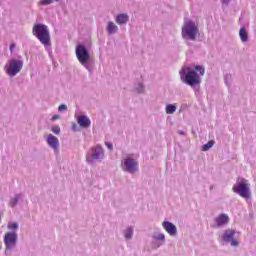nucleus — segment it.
<instances>
[{"instance_id": "nucleus-1", "label": "nucleus", "mask_w": 256, "mask_h": 256, "mask_svg": "<svg viewBox=\"0 0 256 256\" xmlns=\"http://www.w3.org/2000/svg\"><path fill=\"white\" fill-rule=\"evenodd\" d=\"M34 37L38 38L40 43L45 47L51 45V35L49 34V28L44 24H35L32 29Z\"/></svg>"}, {"instance_id": "nucleus-2", "label": "nucleus", "mask_w": 256, "mask_h": 256, "mask_svg": "<svg viewBox=\"0 0 256 256\" xmlns=\"http://www.w3.org/2000/svg\"><path fill=\"white\" fill-rule=\"evenodd\" d=\"M181 79L186 85L190 87H195V85H199L201 83V78L199 74L195 72V70H191V68H183L180 72Z\"/></svg>"}, {"instance_id": "nucleus-3", "label": "nucleus", "mask_w": 256, "mask_h": 256, "mask_svg": "<svg viewBox=\"0 0 256 256\" xmlns=\"http://www.w3.org/2000/svg\"><path fill=\"white\" fill-rule=\"evenodd\" d=\"M199 33V28L195 25V22L187 20L182 27V37L183 39H190V41H195Z\"/></svg>"}, {"instance_id": "nucleus-4", "label": "nucleus", "mask_w": 256, "mask_h": 256, "mask_svg": "<svg viewBox=\"0 0 256 256\" xmlns=\"http://www.w3.org/2000/svg\"><path fill=\"white\" fill-rule=\"evenodd\" d=\"M232 191L243 197V199H249L251 197V190L249 189V182L246 179H241L233 185Z\"/></svg>"}, {"instance_id": "nucleus-5", "label": "nucleus", "mask_w": 256, "mask_h": 256, "mask_svg": "<svg viewBox=\"0 0 256 256\" xmlns=\"http://www.w3.org/2000/svg\"><path fill=\"white\" fill-rule=\"evenodd\" d=\"M23 69V60L12 59L9 61V65L5 66V71L9 77H15L17 73H20Z\"/></svg>"}, {"instance_id": "nucleus-6", "label": "nucleus", "mask_w": 256, "mask_h": 256, "mask_svg": "<svg viewBox=\"0 0 256 256\" xmlns=\"http://www.w3.org/2000/svg\"><path fill=\"white\" fill-rule=\"evenodd\" d=\"M76 57H77L79 63H81V65H87V61H89V59H90L89 52L87 51V48H85V46H83V45H78L76 47Z\"/></svg>"}, {"instance_id": "nucleus-7", "label": "nucleus", "mask_w": 256, "mask_h": 256, "mask_svg": "<svg viewBox=\"0 0 256 256\" xmlns=\"http://www.w3.org/2000/svg\"><path fill=\"white\" fill-rule=\"evenodd\" d=\"M4 245L6 247V250L15 249V246L17 245V233H6L4 236Z\"/></svg>"}, {"instance_id": "nucleus-8", "label": "nucleus", "mask_w": 256, "mask_h": 256, "mask_svg": "<svg viewBox=\"0 0 256 256\" xmlns=\"http://www.w3.org/2000/svg\"><path fill=\"white\" fill-rule=\"evenodd\" d=\"M123 166L125 167L126 171L128 173H135L139 169V164L135 159L132 158H126L124 159Z\"/></svg>"}, {"instance_id": "nucleus-9", "label": "nucleus", "mask_w": 256, "mask_h": 256, "mask_svg": "<svg viewBox=\"0 0 256 256\" xmlns=\"http://www.w3.org/2000/svg\"><path fill=\"white\" fill-rule=\"evenodd\" d=\"M234 237H235V231L226 230L225 233L223 234V241H225L226 243H231L233 247H237L239 243L233 239Z\"/></svg>"}, {"instance_id": "nucleus-10", "label": "nucleus", "mask_w": 256, "mask_h": 256, "mask_svg": "<svg viewBox=\"0 0 256 256\" xmlns=\"http://www.w3.org/2000/svg\"><path fill=\"white\" fill-rule=\"evenodd\" d=\"M163 229H165V231L171 235V237H175V235H177V227L169 222V221H164L162 223Z\"/></svg>"}, {"instance_id": "nucleus-11", "label": "nucleus", "mask_w": 256, "mask_h": 256, "mask_svg": "<svg viewBox=\"0 0 256 256\" xmlns=\"http://www.w3.org/2000/svg\"><path fill=\"white\" fill-rule=\"evenodd\" d=\"M47 143L50 147H52V149H54V151H57V149H59V139L55 136H53V134H49L47 136Z\"/></svg>"}, {"instance_id": "nucleus-12", "label": "nucleus", "mask_w": 256, "mask_h": 256, "mask_svg": "<svg viewBox=\"0 0 256 256\" xmlns=\"http://www.w3.org/2000/svg\"><path fill=\"white\" fill-rule=\"evenodd\" d=\"M215 223L218 227L227 225L229 223V216L227 214H220L216 219Z\"/></svg>"}, {"instance_id": "nucleus-13", "label": "nucleus", "mask_w": 256, "mask_h": 256, "mask_svg": "<svg viewBox=\"0 0 256 256\" xmlns=\"http://www.w3.org/2000/svg\"><path fill=\"white\" fill-rule=\"evenodd\" d=\"M78 124L80 125V127H84L85 129H87V127H91V120H89L87 116L82 115L78 117Z\"/></svg>"}, {"instance_id": "nucleus-14", "label": "nucleus", "mask_w": 256, "mask_h": 256, "mask_svg": "<svg viewBox=\"0 0 256 256\" xmlns=\"http://www.w3.org/2000/svg\"><path fill=\"white\" fill-rule=\"evenodd\" d=\"M127 21H129L127 14H119L116 16V23H118V25H125Z\"/></svg>"}, {"instance_id": "nucleus-15", "label": "nucleus", "mask_w": 256, "mask_h": 256, "mask_svg": "<svg viewBox=\"0 0 256 256\" xmlns=\"http://www.w3.org/2000/svg\"><path fill=\"white\" fill-rule=\"evenodd\" d=\"M101 157H103V148H101V146H96L92 153V159H101Z\"/></svg>"}, {"instance_id": "nucleus-16", "label": "nucleus", "mask_w": 256, "mask_h": 256, "mask_svg": "<svg viewBox=\"0 0 256 256\" xmlns=\"http://www.w3.org/2000/svg\"><path fill=\"white\" fill-rule=\"evenodd\" d=\"M239 36L242 43H247V41H249V35L247 34V30L245 28H240Z\"/></svg>"}, {"instance_id": "nucleus-17", "label": "nucleus", "mask_w": 256, "mask_h": 256, "mask_svg": "<svg viewBox=\"0 0 256 256\" xmlns=\"http://www.w3.org/2000/svg\"><path fill=\"white\" fill-rule=\"evenodd\" d=\"M118 29L119 28L117 27V25H115V23L108 22L107 31L109 35H113V33H117Z\"/></svg>"}, {"instance_id": "nucleus-18", "label": "nucleus", "mask_w": 256, "mask_h": 256, "mask_svg": "<svg viewBox=\"0 0 256 256\" xmlns=\"http://www.w3.org/2000/svg\"><path fill=\"white\" fill-rule=\"evenodd\" d=\"M177 111V107L173 104H169L166 106V113L167 115H173V113Z\"/></svg>"}, {"instance_id": "nucleus-19", "label": "nucleus", "mask_w": 256, "mask_h": 256, "mask_svg": "<svg viewBox=\"0 0 256 256\" xmlns=\"http://www.w3.org/2000/svg\"><path fill=\"white\" fill-rule=\"evenodd\" d=\"M215 145V141L210 140L208 143L204 144L201 148V151H209Z\"/></svg>"}, {"instance_id": "nucleus-20", "label": "nucleus", "mask_w": 256, "mask_h": 256, "mask_svg": "<svg viewBox=\"0 0 256 256\" xmlns=\"http://www.w3.org/2000/svg\"><path fill=\"white\" fill-rule=\"evenodd\" d=\"M18 228L19 225L16 222L8 223V229H10L11 231H17Z\"/></svg>"}, {"instance_id": "nucleus-21", "label": "nucleus", "mask_w": 256, "mask_h": 256, "mask_svg": "<svg viewBox=\"0 0 256 256\" xmlns=\"http://www.w3.org/2000/svg\"><path fill=\"white\" fill-rule=\"evenodd\" d=\"M125 237L126 239H131V237H133V228H128L125 231Z\"/></svg>"}, {"instance_id": "nucleus-22", "label": "nucleus", "mask_w": 256, "mask_h": 256, "mask_svg": "<svg viewBox=\"0 0 256 256\" xmlns=\"http://www.w3.org/2000/svg\"><path fill=\"white\" fill-rule=\"evenodd\" d=\"M51 131L52 133H55V135H59V133H61V128H59V126H53Z\"/></svg>"}, {"instance_id": "nucleus-23", "label": "nucleus", "mask_w": 256, "mask_h": 256, "mask_svg": "<svg viewBox=\"0 0 256 256\" xmlns=\"http://www.w3.org/2000/svg\"><path fill=\"white\" fill-rule=\"evenodd\" d=\"M55 1H59V0H42L41 4L42 5H51V3H55Z\"/></svg>"}, {"instance_id": "nucleus-24", "label": "nucleus", "mask_w": 256, "mask_h": 256, "mask_svg": "<svg viewBox=\"0 0 256 256\" xmlns=\"http://www.w3.org/2000/svg\"><path fill=\"white\" fill-rule=\"evenodd\" d=\"M196 71H200V75H205V69L201 66L195 67Z\"/></svg>"}, {"instance_id": "nucleus-25", "label": "nucleus", "mask_w": 256, "mask_h": 256, "mask_svg": "<svg viewBox=\"0 0 256 256\" xmlns=\"http://www.w3.org/2000/svg\"><path fill=\"white\" fill-rule=\"evenodd\" d=\"M105 145L109 149V151H113V144L111 142H105Z\"/></svg>"}, {"instance_id": "nucleus-26", "label": "nucleus", "mask_w": 256, "mask_h": 256, "mask_svg": "<svg viewBox=\"0 0 256 256\" xmlns=\"http://www.w3.org/2000/svg\"><path fill=\"white\" fill-rule=\"evenodd\" d=\"M156 239H158V241H164L165 240V235L164 234H158L156 236Z\"/></svg>"}, {"instance_id": "nucleus-27", "label": "nucleus", "mask_w": 256, "mask_h": 256, "mask_svg": "<svg viewBox=\"0 0 256 256\" xmlns=\"http://www.w3.org/2000/svg\"><path fill=\"white\" fill-rule=\"evenodd\" d=\"M59 111H67V106L65 104H62L58 107Z\"/></svg>"}, {"instance_id": "nucleus-28", "label": "nucleus", "mask_w": 256, "mask_h": 256, "mask_svg": "<svg viewBox=\"0 0 256 256\" xmlns=\"http://www.w3.org/2000/svg\"><path fill=\"white\" fill-rule=\"evenodd\" d=\"M17 201H18V199H17V198H14V199L10 202L11 207H15V205H17Z\"/></svg>"}, {"instance_id": "nucleus-29", "label": "nucleus", "mask_w": 256, "mask_h": 256, "mask_svg": "<svg viewBox=\"0 0 256 256\" xmlns=\"http://www.w3.org/2000/svg\"><path fill=\"white\" fill-rule=\"evenodd\" d=\"M57 119H59V115H54V116H52V121H55V120H57Z\"/></svg>"}, {"instance_id": "nucleus-30", "label": "nucleus", "mask_w": 256, "mask_h": 256, "mask_svg": "<svg viewBox=\"0 0 256 256\" xmlns=\"http://www.w3.org/2000/svg\"><path fill=\"white\" fill-rule=\"evenodd\" d=\"M14 47H15V44L12 43V44L10 45V51H13Z\"/></svg>"}, {"instance_id": "nucleus-31", "label": "nucleus", "mask_w": 256, "mask_h": 256, "mask_svg": "<svg viewBox=\"0 0 256 256\" xmlns=\"http://www.w3.org/2000/svg\"><path fill=\"white\" fill-rule=\"evenodd\" d=\"M221 1H222V3H226L227 4V3H229L230 0H221Z\"/></svg>"}, {"instance_id": "nucleus-32", "label": "nucleus", "mask_w": 256, "mask_h": 256, "mask_svg": "<svg viewBox=\"0 0 256 256\" xmlns=\"http://www.w3.org/2000/svg\"><path fill=\"white\" fill-rule=\"evenodd\" d=\"M180 135H183V132H180Z\"/></svg>"}]
</instances>
